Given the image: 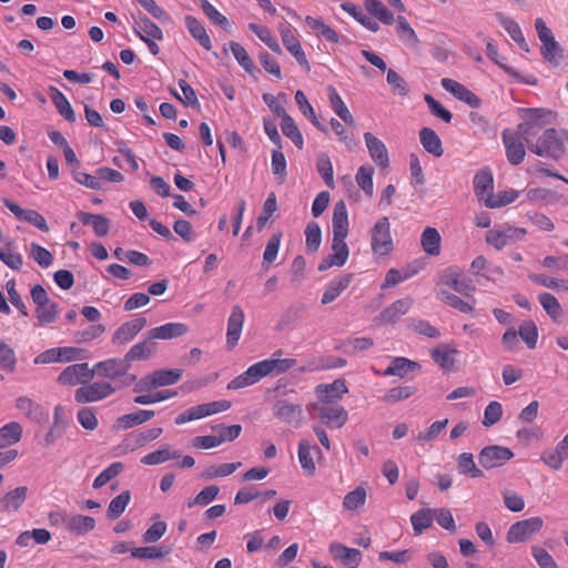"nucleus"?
Instances as JSON below:
<instances>
[{
  "label": "nucleus",
  "mask_w": 568,
  "mask_h": 568,
  "mask_svg": "<svg viewBox=\"0 0 568 568\" xmlns=\"http://www.w3.org/2000/svg\"><path fill=\"white\" fill-rule=\"evenodd\" d=\"M519 193L516 190H504L497 194H488L485 199V205L490 209H497L513 203L518 197Z\"/></svg>",
  "instance_id": "nucleus-49"
},
{
  "label": "nucleus",
  "mask_w": 568,
  "mask_h": 568,
  "mask_svg": "<svg viewBox=\"0 0 568 568\" xmlns=\"http://www.w3.org/2000/svg\"><path fill=\"white\" fill-rule=\"evenodd\" d=\"M316 168H317L320 175L324 180L325 184L328 187L333 189L334 187V170H333L332 162L327 154L323 153L318 156L317 162H316Z\"/></svg>",
  "instance_id": "nucleus-63"
},
{
  "label": "nucleus",
  "mask_w": 568,
  "mask_h": 568,
  "mask_svg": "<svg viewBox=\"0 0 568 568\" xmlns=\"http://www.w3.org/2000/svg\"><path fill=\"white\" fill-rule=\"evenodd\" d=\"M272 172L277 178L280 183H283L287 176L286 159L280 146L272 152Z\"/></svg>",
  "instance_id": "nucleus-59"
},
{
  "label": "nucleus",
  "mask_w": 568,
  "mask_h": 568,
  "mask_svg": "<svg viewBox=\"0 0 568 568\" xmlns=\"http://www.w3.org/2000/svg\"><path fill=\"white\" fill-rule=\"evenodd\" d=\"M413 298L406 296L393 302L377 317L376 321L385 324L396 323L400 316L405 315L413 306Z\"/></svg>",
  "instance_id": "nucleus-19"
},
{
  "label": "nucleus",
  "mask_w": 568,
  "mask_h": 568,
  "mask_svg": "<svg viewBox=\"0 0 568 568\" xmlns=\"http://www.w3.org/2000/svg\"><path fill=\"white\" fill-rule=\"evenodd\" d=\"M440 84L456 99L465 102L469 106L478 108L480 105V99L474 92L468 90L464 84L449 78H443Z\"/></svg>",
  "instance_id": "nucleus-18"
},
{
  "label": "nucleus",
  "mask_w": 568,
  "mask_h": 568,
  "mask_svg": "<svg viewBox=\"0 0 568 568\" xmlns=\"http://www.w3.org/2000/svg\"><path fill=\"white\" fill-rule=\"evenodd\" d=\"M440 283L450 286L456 292L465 295L471 296L475 292V286L471 283V280L464 277L456 268H447L440 277Z\"/></svg>",
  "instance_id": "nucleus-14"
},
{
  "label": "nucleus",
  "mask_w": 568,
  "mask_h": 568,
  "mask_svg": "<svg viewBox=\"0 0 568 568\" xmlns=\"http://www.w3.org/2000/svg\"><path fill=\"white\" fill-rule=\"evenodd\" d=\"M541 112L542 110L540 109H528L529 119L518 125V131L529 151L538 156L558 159L564 153V144L555 129L545 130L536 142L531 140V136L536 135L541 129L538 122L541 118Z\"/></svg>",
  "instance_id": "nucleus-1"
},
{
  "label": "nucleus",
  "mask_w": 568,
  "mask_h": 568,
  "mask_svg": "<svg viewBox=\"0 0 568 568\" xmlns=\"http://www.w3.org/2000/svg\"><path fill=\"white\" fill-rule=\"evenodd\" d=\"M248 28L251 31H253L257 38L264 42L273 52L277 53V54H281L282 53V49H281V45L278 44L277 40L273 37V34L271 33L270 29L264 27V26H261V24H256V23H250L248 24Z\"/></svg>",
  "instance_id": "nucleus-54"
},
{
  "label": "nucleus",
  "mask_w": 568,
  "mask_h": 568,
  "mask_svg": "<svg viewBox=\"0 0 568 568\" xmlns=\"http://www.w3.org/2000/svg\"><path fill=\"white\" fill-rule=\"evenodd\" d=\"M262 373L257 363L251 365L244 373L233 378L226 386L229 390L244 388L262 379Z\"/></svg>",
  "instance_id": "nucleus-29"
},
{
  "label": "nucleus",
  "mask_w": 568,
  "mask_h": 568,
  "mask_svg": "<svg viewBox=\"0 0 568 568\" xmlns=\"http://www.w3.org/2000/svg\"><path fill=\"white\" fill-rule=\"evenodd\" d=\"M305 236L307 251L310 253H315L318 250L322 241V232L320 225L316 222H310L305 229Z\"/></svg>",
  "instance_id": "nucleus-61"
},
{
  "label": "nucleus",
  "mask_w": 568,
  "mask_h": 568,
  "mask_svg": "<svg viewBox=\"0 0 568 568\" xmlns=\"http://www.w3.org/2000/svg\"><path fill=\"white\" fill-rule=\"evenodd\" d=\"M295 364L296 359L294 358H268L257 362L263 377L283 374L295 366Z\"/></svg>",
  "instance_id": "nucleus-24"
},
{
  "label": "nucleus",
  "mask_w": 568,
  "mask_h": 568,
  "mask_svg": "<svg viewBox=\"0 0 568 568\" xmlns=\"http://www.w3.org/2000/svg\"><path fill=\"white\" fill-rule=\"evenodd\" d=\"M503 143L506 150L507 161L511 165H519L526 155V150L524 145V139L519 131L516 132L510 131L509 129H505L501 133Z\"/></svg>",
  "instance_id": "nucleus-7"
},
{
  "label": "nucleus",
  "mask_w": 568,
  "mask_h": 568,
  "mask_svg": "<svg viewBox=\"0 0 568 568\" xmlns=\"http://www.w3.org/2000/svg\"><path fill=\"white\" fill-rule=\"evenodd\" d=\"M95 527V519L85 515H69L67 529L74 536H82L92 531Z\"/></svg>",
  "instance_id": "nucleus-28"
},
{
  "label": "nucleus",
  "mask_w": 568,
  "mask_h": 568,
  "mask_svg": "<svg viewBox=\"0 0 568 568\" xmlns=\"http://www.w3.org/2000/svg\"><path fill=\"white\" fill-rule=\"evenodd\" d=\"M329 554L346 568H357L362 561V552L358 549L348 548L341 542H332L329 545Z\"/></svg>",
  "instance_id": "nucleus-16"
},
{
  "label": "nucleus",
  "mask_w": 568,
  "mask_h": 568,
  "mask_svg": "<svg viewBox=\"0 0 568 568\" xmlns=\"http://www.w3.org/2000/svg\"><path fill=\"white\" fill-rule=\"evenodd\" d=\"M6 207L20 221H24L42 232H49V226L42 214L36 210L22 209L16 202L4 197L2 200Z\"/></svg>",
  "instance_id": "nucleus-11"
},
{
  "label": "nucleus",
  "mask_w": 568,
  "mask_h": 568,
  "mask_svg": "<svg viewBox=\"0 0 568 568\" xmlns=\"http://www.w3.org/2000/svg\"><path fill=\"white\" fill-rule=\"evenodd\" d=\"M538 300L549 317L554 322H559L564 312L558 300L552 294L547 292L539 294Z\"/></svg>",
  "instance_id": "nucleus-47"
},
{
  "label": "nucleus",
  "mask_w": 568,
  "mask_h": 568,
  "mask_svg": "<svg viewBox=\"0 0 568 568\" xmlns=\"http://www.w3.org/2000/svg\"><path fill=\"white\" fill-rule=\"evenodd\" d=\"M282 43L285 49L295 58L297 63L306 71L310 72L311 65L307 61L306 54L301 45L300 40L296 38L294 30L288 24H281L278 27Z\"/></svg>",
  "instance_id": "nucleus-8"
},
{
  "label": "nucleus",
  "mask_w": 568,
  "mask_h": 568,
  "mask_svg": "<svg viewBox=\"0 0 568 568\" xmlns=\"http://www.w3.org/2000/svg\"><path fill=\"white\" fill-rule=\"evenodd\" d=\"M328 99L332 109L334 112L346 123L353 125L355 123L353 115L351 114L348 108L342 100L341 95L336 91V89L332 85L327 88Z\"/></svg>",
  "instance_id": "nucleus-40"
},
{
  "label": "nucleus",
  "mask_w": 568,
  "mask_h": 568,
  "mask_svg": "<svg viewBox=\"0 0 568 568\" xmlns=\"http://www.w3.org/2000/svg\"><path fill=\"white\" fill-rule=\"evenodd\" d=\"M433 515L434 510L430 508H422L410 516V523L416 536L422 535L424 530L432 526Z\"/></svg>",
  "instance_id": "nucleus-45"
},
{
  "label": "nucleus",
  "mask_w": 568,
  "mask_h": 568,
  "mask_svg": "<svg viewBox=\"0 0 568 568\" xmlns=\"http://www.w3.org/2000/svg\"><path fill=\"white\" fill-rule=\"evenodd\" d=\"M28 487L20 486L0 497V509L2 511H17L27 499Z\"/></svg>",
  "instance_id": "nucleus-25"
},
{
  "label": "nucleus",
  "mask_w": 568,
  "mask_h": 568,
  "mask_svg": "<svg viewBox=\"0 0 568 568\" xmlns=\"http://www.w3.org/2000/svg\"><path fill=\"white\" fill-rule=\"evenodd\" d=\"M115 388L108 382H94L79 387L74 393L77 403H94L111 396Z\"/></svg>",
  "instance_id": "nucleus-5"
},
{
  "label": "nucleus",
  "mask_w": 568,
  "mask_h": 568,
  "mask_svg": "<svg viewBox=\"0 0 568 568\" xmlns=\"http://www.w3.org/2000/svg\"><path fill=\"white\" fill-rule=\"evenodd\" d=\"M185 24L189 30V32L192 34V37L199 41V43L205 49L211 50L212 42L206 33V30L204 26L194 17L186 16L185 17Z\"/></svg>",
  "instance_id": "nucleus-41"
},
{
  "label": "nucleus",
  "mask_w": 568,
  "mask_h": 568,
  "mask_svg": "<svg viewBox=\"0 0 568 568\" xmlns=\"http://www.w3.org/2000/svg\"><path fill=\"white\" fill-rule=\"evenodd\" d=\"M457 466L460 474H469L473 478L483 476V471L476 466L470 453L460 454L457 459Z\"/></svg>",
  "instance_id": "nucleus-62"
},
{
  "label": "nucleus",
  "mask_w": 568,
  "mask_h": 568,
  "mask_svg": "<svg viewBox=\"0 0 568 568\" xmlns=\"http://www.w3.org/2000/svg\"><path fill=\"white\" fill-rule=\"evenodd\" d=\"M494 179L490 170H479L474 178V190L479 200L485 202V199L493 190Z\"/></svg>",
  "instance_id": "nucleus-39"
},
{
  "label": "nucleus",
  "mask_w": 568,
  "mask_h": 568,
  "mask_svg": "<svg viewBox=\"0 0 568 568\" xmlns=\"http://www.w3.org/2000/svg\"><path fill=\"white\" fill-rule=\"evenodd\" d=\"M273 414L276 418L293 427H298L303 420V408L287 399H277L273 405Z\"/></svg>",
  "instance_id": "nucleus-10"
},
{
  "label": "nucleus",
  "mask_w": 568,
  "mask_h": 568,
  "mask_svg": "<svg viewBox=\"0 0 568 568\" xmlns=\"http://www.w3.org/2000/svg\"><path fill=\"white\" fill-rule=\"evenodd\" d=\"M163 429L161 427H154L141 433H132L124 439V445L134 449L135 447H142L146 443L152 442L160 437Z\"/></svg>",
  "instance_id": "nucleus-42"
},
{
  "label": "nucleus",
  "mask_w": 568,
  "mask_h": 568,
  "mask_svg": "<svg viewBox=\"0 0 568 568\" xmlns=\"http://www.w3.org/2000/svg\"><path fill=\"white\" fill-rule=\"evenodd\" d=\"M189 332V326L184 323H166L164 325L151 328L148 332L150 339H172L181 337Z\"/></svg>",
  "instance_id": "nucleus-23"
},
{
  "label": "nucleus",
  "mask_w": 568,
  "mask_h": 568,
  "mask_svg": "<svg viewBox=\"0 0 568 568\" xmlns=\"http://www.w3.org/2000/svg\"><path fill=\"white\" fill-rule=\"evenodd\" d=\"M527 234L525 229L514 227V226H505L500 230L494 229L487 232L486 242L494 246L496 250L500 251L508 243L521 241Z\"/></svg>",
  "instance_id": "nucleus-9"
},
{
  "label": "nucleus",
  "mask_w": 568,
  "mask_h": 568,
  "mask_svg": "<svg viewBox=\"0 0 568 568\" xmlns=\"http://www.w3.org/2000/svg\"><path fill=\"white\" fill-rule=\"evenodd\" d=\"M419 140L423 148L436 158L444 154L442 140L438 134L430 128H423L419 131Z\"/></svg>",
  "instance_id": "nucleus-34"
},
{
  "label": "nucleus",
  "mask_w": 568,
  "mask_h": 568,
  "mask_svg": "<svg viewBox=\"0 0 568 568\" xmlns=\"http://www.w3.org/2000/svg\"><path fill=\"white\" fill-rule=\"evenodd\" d=\"M364 140L368 149L372 160L381 168L385 169L389 165L388 151L385 144L369 132L364 134Z\"/></svg>",
  "instance_id": "nucleus-22"
},
{
  "label": "nucleus",
  "mask_w": 568,
  "mask_h": 568,
  "mask_svg": "<svg viewBox=\"0 0 568 568\" xmlns=\"http://www.w3.org/2000/svg\"><path fill=\"white\" fill-rule=\"evenodd\" d=\"M438 297L444 303H446L447 305H449L450 307H453L455 310H458L462 313L470 314L474 311V304H470V303L462 300L460 297H458L457 295H455L450 292L440 291L438 293Z\"/></svg>",
  "instance_id": "nucleus-56"
},
{
  "label": "nucleus",
  "mask_w": 568,
  "mask_h": 568,
  "mask_svg": "<svg viewBox=\"0 0 568 568\" xmlns=\"http://www.w3.org/2000/svg\"><path fill=\"white\" fill-rule=\"evenodd\" d=\"M366 500V490L362 486L347 493L343 499V507L347 510H355L363 506Z\"/></svg>",
  "instance_id": "nucleus-64"
},
{
  "label": "nucleus",
  "mask_w": 568,
  "mask_h": 568,
  "mask_svg": "<svg viewBox=\"0 0 568 568\" xmlns=\"http://www.w3.org/2000/svg\"><path fill=\"white\" fill-rule=\"evenodd\" d=\"M23 428L18 422H10L0 428V448L10 447L21 440Z\"/></svg>",
  "instance_id": "nucleus-37"
},
{
  "label": "nucleus",
  "mask_w": 568,
  "mask_h": 568,
  "mask_svg": "<svg viewBox=\"0 0 568 568\" xmlns=\"http://www.w3.org/2000/svg\"><path fill=\"white\" fill-rule=\"evenodd\" d=\"M155 415L154 410L140 409L134 413L120 416L115 422V427L119 429H129L138 425H142L150 420Z\"/></svg>",
  "instance_id": "nucleus-31"
},
{
  "label": "nucleus",
  "mask_w": 568,
  "mask_h": 568,
  "mask_svg": "<svg viewBox=\"0 0 568 568\" xmlns=\"http://www.w3.org/2000/svg\"><path fill=\"white\" fill-rule=\"evenodd\" d=\"M152 374L155 387H164L170 386L175 383H178L182 375L183 371L180 368H165V369H158L154 371Z\"/></svg>",
  "instance_id": "nucleus-44"
},
{
  "label": "nucleus",
  "mask_w": 568,
  "mask_h": 568,
  "mask_svg": "<svg viewBox=\"0 0 568 568\" xmlns=\"http://www.w3.org/2000/svg\"><path fill=\"white\" fill-rule=\"evenodd\" d=\"M93 372L90 371L87 363L73 364L67 366L58 377V382L62 385H77L82 378H91Z\"/></svg>",
  "instance_id": "nucleus-21"
},
{
  "label": "nucleus",
  "mask_w": 568,
  "mask_h": 568,
  "mask_svg": "<svg viewBox=\"0 0 568 568\" xmlns=\"http://www.w3.org/2000/svg\"><path fill=\"white\" fill-rule=\"evenodd\" d=\"M352 280V274H344L331 281L323 293L322 304L327 305L335 301L349 286Z\"/></svg>",
  "instance_id": "nucleus-30"
},
{
  "label": "nucleus",
  "mask_w": 568,
  "mask_h": 568,
  "mask_svg": "<svg viewBox=\"0 0 568 568\" xmlns=\"http://www.w3.org/2000/svg\"><path fill=\"white\" fill-rule=\"evenodd\" d=\"M365 9L385 24H392L395 21L394 14L379 0H365Z\"/></svg>",
  "instance_id": "nucleus-48"
},
{
  "label": "nucleus",
  "mask_w": 568,
  "mask_h": 568,
  "mask_svg": "<svg viewBox=\"0 0 568 568\" xmlns=\"http://www.w3.org/2000/svg\"><path fill=\"white\" fill-rule=\"evenodd\" d=\"M496 18L515 42L519 43L521 48L527 45L521 33L520 27L516 21L505 17L500 12L496 13Z\"/></svg>",
  "instance_id": "nucleus-55"
},
{
  "label": "nucleus",
  "mask_w": 568,
  "mask_h": 568,
  "mask_svg": "<svg viewBox=\"0 0 568 568\" xmlns=\"http://www.w3.org/2000/svg\"><path fill=\"white\" fill-rule=\"evenodd\" d=\"M442 237L435 227L427 226L420 239V244L424 252L430 256H437L440 253Z\"/></svg>",
  "instance_id": "nucleus-36"
},
{
  "label": "nucleus",
  "mask_w": 568,
  "mask_h": 568,
  "mask_svg": "<svg viewBox=\"0 0 568 568\" xmlns=\"http://www.w3.org/2000/svg\"><path fill=\"white\" fill-rule=\"evenodd\" d=\"M310 413H316V416L328 427V428H341L347 419L348 414L346 409L336 404H322L312 403L308 406Z\"/></svg>",
  "instance_id": "nucleus-3"
},
{
  "label": "nucleus",
  "mask_w": 568,
  "mask_h": 568,
  "mask_svg": "<svg viewBox=\"0 0 568 568\" xmlns=\"http://www.w3.org/2000/svg\"><path fill=\"white\" fill-rule=\"evenodd\" d=\"M244 320L245 315L242 307L234 305L227 320L226 344L230 348L236 346L242 333Z\"/></svg>",
  "instance_id": "nucleus-20"
},
{
  "label": "nucleus",
  "mask_w": 568,
  "mask_h": 568,
  "mask_svg": "<svg viewBox=\"0 0 568 568\" xmlns=\"http://www.w3.org/2000/svg\"><path fill=\"white\" fill-rule=\"evenodd\" d=\"M346 237H338L333 235L332 251L325 258L318 264V271L324 272L333 266H343L349 255L348 246L345 242Z\"/></svg>",
  "instance_id": "nucleus-12"
},
{
  "label": "nucleus",
  "mask_w": 568,
  "mask_h": 568,
  "mask_svg": "<svg viewBox=\"0 0 568 568\" xmlns=\"http://www.w3.org/2000/svg\"><path fill=\"white\" fill-rule=\"evenodd\" d=\"M179 457L180 454L178 452H171L169 447H163L142 457L141 463L144 465H159Z\"/></svg>",
  "instance_id": "nucleus-57"
},
{
  "label": "nucleus",
  "mask_w": 568,
  "mask_h": 568,
  "mask_svg": "<svg viewBox=\"0 0 568 568\" xmlns=\"http://www.w3.org/2000/svg\"><path fill=\"white\" fill-rule=\"evenodd\" d=\"M371 248L374 254L385 256L393 251L390 223L387 216H383L375 222L371 230Z\"/></svg>",
  "instance_id": "nucleus-2"
},
{
  "label": "nucleus",
  "mask_w": 568,
  "mask_h": 568,
  "mask_svg": "<svg viewBox=\"0 0 568 568\" xmlns=\"http://www.w3.org/2000/svg\"><path fill=\"white\" fill-rule=\"evenodd\" d=\"M16 407L23 412L27 417L29 418H37L39 419L42 417V407L38 403H36L33 399L27 397V396H20L16 399Z\"/></svg>",
  "instance_id": "nucleus-60"
},
{
  "label": "nucleus",
  "mask_w": 568,
  "mask_h": 568,
  "mask_svg": "<svg viewBox=\"0 0 568 568\" xmlns=\"http://www.w3.org/2000/svg\"><path fill=\"white\" fill-rule=\"evenodd\" d=\"M281 129L283 134L288 138L296 148L300 150L303 149L304 140L302 133L291 115L287 114L283 116L281 121Z\"/></svg>",
  "instance_id": "nucleus-50"
},
{
  "label": "nucleus",
  "mask_w": 568,
  "mask_h": 568,
  "mask_svg": "<svg viewBox=\"0 0 568 568\" xmlns=\"http://www.w3.org/2000/svg\"><path fill=\"white\" fill-rule=\"evenodd\" d=\"M374 169L372 166L362 165L356 173V182L358 186L367 194L372 196L374 193L373 184Z\"/></svg>",
  "instance_id": "nucleus-58"
},
{
  "label": "nucleus",
  "mask_w": 568,
  "mask_h": 568,
  "mask_svg": "<svg viewBox=\"0 0 568 568\" xmlns=\"http://www.w3.org/2000/svg\"><path fill=\"white\" fill-rule=\"evenodd\" d=\"M48 93L60 115L63 116L68 122H75V112L73 111L65 95L59 89L52 85L49 87Z\"/></svg>",
  "instance_id": "nucleus-27"
},
{
  "label": "nucleus",
  "mask_w": 568,
  "mask_h": 568,
  "mask_svg": "<svg viewBox=\"0 0 568 568\" xmlns=\"http://www.w3.org/2000/svg\"><path fill=\"white\" fill-rule=\"evenodd\" d=\"M419 369V364L405 357H395L384 371L385 376L405 377L409 372Z\"/></svg>",
  "instance_id": "nucleus-38"
},
{
  "label": "nucleus",
  "mask_w": 568,
  "mask_h": 568,
  "mask_svg": "<svg viewBox=\"0 0 568 568\" xmlns=\"http://www.w3.org/2000/svg\"><path fill=\"white\" fill-rule=\"evenodd\" d=\"M131 499L129 490L122 491L120 495L114 497L108 507L106 516L109 519H118L125 510Z\"/></svg>",
  "instance_id": "nucleus-53"
},
{
  "label": "nucleus",
  "mask_w": 568,
  "mask_h": 568,
  "mask_svg": "<svg viewBox=\"0 0 568 568\" xmlns=\"http://www.w3.org/2000/svg\"><path fill=\"white\" fill-rule=\"evenodd\" d=\"M341 8L368 30L373 32L378 31V22H376L372 17H368L359 7L351 2H344Z\"/></svg>",
  "instance_id": "nucleus-43"
},
{
  "label": "nucleus",
  "mask_w": 568,
  "mask_h": 568,
  "mask_svg": "<svg viewBox=\"0 0 568 568\" xmlns=\"http://www.w3.org/2000/svg\"><path fill=\"white\" fill-rule=\"evenodd\" d=\"M305 22L312 30L316 31L318 37H323L325 40L333 43L338 42L337 33L329 26L325 24L322 19L307 16Z\"/></svg>",
  "instance_id": "nucleus-52"
},
{
  "label": "nucleus",
  "mask_w": 568,
  "mask_h": 568,
  "mask_svg": "<svg viewBox=\"0 0 568 568\" xmlns=\"http://www.w3.org/2000/svg\"><path fill=\"white\" fill-rule=\"evenodd\" d=\"M542 527L544 520L541 517H530L516 521L507 530L506 540L509 544L525 542L538 534Z\"/></svg>",
  "instance_id": "nucleus-4"
},
{
  "label": "nucleus",
  "mask_w": 568,
  "mask_h": 568,
  "mask_svg": "<svg viewBox=\"0 0 568 568\" xmlns=\"http://www.w3.org/2000/svg\"><path fill=\"white\" fill-rule=\"evenodd\" d=\"M348 392L344 379H335L331 384H320L315 393L322 404H334Z\"/></svg>",
  "instance_id": "nucleus-15"
},
{
  "label": "nucleus",
  "mask_w": 568,
  "mask_h": 568,
  "mask_svg": "<svg viewBox=\"0 0 568 568\" xmlns=\"http://www.w3.org/2000/svg\"><path fill=\"white\" fill-rule=\"evenodd\" d=\"M333 235L346 237L348 234V214L344 201H338L334 205L333 217Z\"/></svg>",
  "instance_id": "nucleus-26"
},
{
  "label": "nucleus",
  "mask_w": 568,
  "mask_h": 568,
  "mask_svg": "<svg viewBox=\"0 0 568 568\" xmlns=\"http://www.w3.org/2000/svg\"><path fill=\"white\" fill-rule=\"evenodd\" d=\"M229 47L239 64L247 73L253 74L255 71H257L254 62L252 61L251 57L248 55L247 51L242 44L235 41H231L229 42Z\"/></svg>",
  "instance_id": "nucleus-51"
},
{
  "label": "nucleus",
  "mask_w": 568,
  "mask_h": 568,
  "mask_svg": "<svg viewBox=\"0 0 568 568\" xmlns=\"http://www.w3.org/2000/svg\"><path fill=\"white\" fill-rule=\"evenodd\" d=\"M295 101L298 105L301 112L310 119V121L322 132L327 133L328 130L325 125H323L316 118L315 111L311 103L308 102L306 95L303 91L298 90L295 93Z\"/></svg>",
  "instance_id": "nucleus-46"
},
{
  "label": "nucleus",
  "mask_w": 568,
  "mask_h": 568,
  "mask_svg": "<svg viewBox=\"0 0 568 568\" xmlns=\"http://www.w3.org/2000/svg\"><path fill=\"white\" fill-rule=\"evenodd\" d=\"M146 318L143 316L128 321L120 325L112 336V343L122 346L131 342L144 327Z\"/></svg>",
  "instance_id": "nucleus-13"
},
{
  "label": "nucleus",
  "mask_w": 568,
  "mask_h": 568,
  "mask_svg": "<svg viewBox=\"0 0 568 568\" xmlns=\"http://www.w3.org/2000/svg\"><path fill=\"white\" fill-rule=\"evenodd\" d=\"M156 351V343L153 339H150L148 336L146 339L133 345L129 352L124 355L125 359L130 364L134 361H144L151 357Z\"/></svg>",
  "instance_id": "nucleus-33"
},
{
  "label": "nucleus",
  "mask_w": 568,
  "mask_h": 568,
  "mask_svg": "<svg viewBox=\"0 0 568 568\" xmlns=\"http://www.w3.org/2000/svg\"><path fill=\"white\" fill-rule=\"evenodd\" d=\"M130 365L125 357L123 358H111L99 362L92 369L93 374L97 373L100 376L106 378H116L128 373Z\"/></svg>",
  "instance_id": "nucleus-17"
},
{
  "label": "nucleus",
  "mask_w": 568,
  "mask_h": 568,
  "mask_svg": "<svg viewBox=\"0 0 568 568\" xmlns=\"http://www.w3.org/2000/svg\"><path fill=\"white\" fill-rule=\"evenodd\" d=\"M313 452L317 455L321 449L317 446H312L307 439H302L298 444V460L302 468L310 475L314 474L316 466L313 458Z\"/></svg>",
  "instance_id": "nucleus-32"
},
{
  "label": "nucleus",
  "mask_w": 568,
  "mask_h": 568,
  "mask_svg": "<svg viewBox=\"0 0 568 568\" xmlns=\"http://www.w3.org/2000/svg\"><path fill=\"white\" fill-rule=\"evenodd\" d=\"M513 457L514 453L508 447L490 445L484 447L480 450L478 455V462L480 466L484 467L485 469H493L501 467Z\"/></svg>",
  "instance_id": "nucleus-6"
},
{
  "label": "nucleus",
  "mask_w": 568,
  "mask_h": 568,
  "mask_svg": "<svg viewBox=\"0 0 568 568\" xmlns=\"http://www.w3.org/2000/svg\"><path fill=\"white\" fill-rule=\"evenodd\" d=\"M78 217L84 225H91L97 236H105L109 233L110 221L104 215L79 212Z\"/></svg>",
  "instance_id": "nucleus-35"
}]
</instances>
